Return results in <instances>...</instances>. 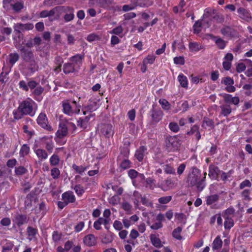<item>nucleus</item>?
Returning <instances> with one entry per match:
<instances>
[{
    "instance_id": "obj_17",
    "label": "nucleus",
    "mask_w": 252,
    "mask_h": 252,
    "mask_svg": "<svg viewBox=\"0 0 252 252\" xmlns=\"http://www.w3.org/2000/svg\"><path fill=\"white\" fill-rule=\"evenodd\" d=\"M83 242L88 247L94 246L96 244V238L93 234H88L83 239Z\"/></svg>"
},
{
    "instance_id": "obj_36",
    "label": "nucleus",
    "mask_w": 252,
    "mask_h": 252,
    "mask_svg": "<svg viewBox=\"0 0 252 252\" xmlns=\"http://www.w3.org/2000/svg\"><path fill=\"white\" fill-rule=\"evenodd\" d=\"M224 227L225 229L230 230L234 224L233 220L231 217L224 218Z\"/></svg>"
},
{
    "instance_id": "obj_14",
    "label": "nucleus",
    "mask_w": 252,
    "mask_h": 252,
    "mask_svg": "<svg viewBox=\"0 0 252 252\" xmlns=\"http://www.w3.org/2000/svg\"><path fill=\"white\" fill-rule=\"evenodd\" d=\"M79 67L71 63H65L63 65V72L65 74L78 72Z\"/></svg>"
},
{
    "instance_id": "obj_48",
    "label": "nucleus",
    "mask_w": 252,
    "mask_h": 252,
    "mask_svg": "<svg viewBox=\"0 0 252 252\" xmlns=\"http://www.w3.org/2000/svg\"><path fill=\"white\" fill-rule=\"evenodd\" d=\"M28 172L27 169L25 168L24 166H20L17 167H15V172L16 175H22Z\"/></svg>"
},
{
    "instance_id": "obj_50",
    "label": "nucleus",
    "mask_w": 252,
    "mask_h": 252,
    "mask_svg": "<svg viewBox=\"0 0 252 252\" xmlns=\"http://www.w3.org/2000/svg\"><path fill=\"white\" fill-rule=\"evenodd\" d=\"M215 43L218 47L220 49H223L226 44V42L221 38H219L216 40Z\"/></svg>"
},
{
    "instance_id": "obj_2",
    "label": "nucleus",
    "mask_w": 252,
    "mask_h": 252,
    "mask_svg": "<svg viewBox=\"0 0 252 252\" xmlns=\"http://www.w3.org/2000/svg\"><path fill=\"white\" fill-rule=\"evenodd\" d=\"M207 173L204 172L202 177L201 171L195 166L191 167L189 173L187 183L189 187L196 186L197 190L200 192L203 190L206 186V176Z\"/></svg>"
},
{
    "instance_id": "obj_58",
    "label": "nucleus",
    "mask_w": 252,
    "mask_h": 252,
    "mask_svg": "<svg viewBox=\"0 0 252 252\" xmlns=\"http://www.w3.org/2000/svg\"><path fill=\"white\" fill-rule=\"evenodd\" d=\"M164 171L165 173L169 174H175V169L169 164H166L164 166Z\"/></svg>"
},
{
    "instance_id": "obj_25",
    "label": "nucleus",
    "mask_w": 252,
    "mask_h": 252,
    "mask_svg": "<svg viewBox=\"0 0 252 252\" xmlns=\"http://www.w3.org/2000/svg\"><path fill=\"white\" fill-rule=\"evenodd\" d=\"M63 112L69 116L74 114L72 106L68 102H63L62 103Z\"/></svg>"
},
{
    "instance_id": "obj_20",
    "label": "nucleus",
    "mask_w": 252,
    "mask_h": 252,
    "mask_svg": "<svg viewBox=\"0 0 252 252\" xmlns=\"http://www.w3.org/2000/svg\"><path fill=\"white\" fill-rule=\"evenodd\" d=\"M62 199L68 204L74 202L75 197L72 191H66L62 194Z\"/></svg>"
},
{
    "instance_id": "obj_63",
    "label": "nucleus",
    "mask_w": 252,
    "mask_h": 252,
    "mask_svg": "<svg viewBox=\"0 0 252 252\" xmlns=\"http://www.w3.org/2000/svg\"><path fill=\"white\" fill-rule=\"evenodd\" d=\"M252 184L251 182L247 179L243 181L239 185V189H242L246 187H251Z\"/></svg>"
},
{
    "instance_id": "obj_16",
    "label": "nucleus",
    "mask_w": 252,
    "mask_h": 252,
    "mask_svg": "<svg viewBox=\"0 0 252 252\" xmlns=\"http://www.w3.org/2000/svg\"><path fill=\"white\" fill-rule=\"evenodd\" d=\"M147 154V147L144 146H141L137 149L134 155V157L138 161L141 162L143 160L144 156Z\"/></svg>"
},
{
    "instance_id": "obj_12",
    "label": "nucleus",
    "mask_w": 252,
    "mask_h": 252,
    "mask_svg": "<svg viewBox=\"0 0 252 252\" xmlns=\"http://www.w3.org/2000/svg\"><path fill=\"white\" fill-rule=\"evenodd\" d=\"M100 128L101 133L106 137L109 138L114 133L113 126L111 124H101Z\"/></svg>"
},
{
    "instance_id": "obj_60",
    "label": "nucleus",
    "mask_w": 252,
    "mask_h": 252,
    "mask_svg": "<svg viewBox=\"0 0 252 252\" xmlns=\"http://www.w3.org/2000/svg\"><path fill=\"white\" fill-rule=\"evenodd\" d=\"M156 57L154 55H148L143 60V63L147 64H153L155 60Z\"/></svg>"
},
{
    "instance_id": "obj_56",
    "label": "nucleus",
    "mask_w": 252,
    "mask_h": 252,
    "mask_svg": "<svg viewBox=\"0 0 252 252\" xmlns=\"http://www.w3.org/2000/svg\"><path fill=\"white\" fill-rule=\"evenodd\" d=\"M74 189L75 191L76 194L79 195H82L85 192V190L83 187L80 185H77L74 187Z\"/></svg>"
},
{
    "instance_id": "obj_57",
    "label": "nucleus",
    "mask_w": 252,
    "mask_h": 252,
    "mask_svg": "<svg viewBox=\"0 0 252 252\" xmlns=\"http://www.w3.org/2000/svg\"><path fill=\"white\" fill-rule=\"evenodd\" d=\"M251 193V190L246 189H244L241 193L242 197L244 198V199L247 201H250L251 200V198L250 196Z\"/></svg>"
},
{
    "instance_id": "obj_8",
    "label": "nucleus",
    "mask_w": 252,
    "mask_h": 252,
    "mask_svg": "<svg viewBox=\"0 0 252 252\" xmlns=\"http://www.w3.org/2000/svg\"><path fill=\"white\" fill-rule=\"evenodd\" d=\"M29 218L26 215L17 213L14 216L13 221L18 226L21 227L23 225L28 222Z\"/></svg>"
},
{
    "instance_id": "obj_10",
    "label": "nucleus",
    "mask_w": 252,
    "mask_h": 252,
    "mask_svg": "<svg viewBox=\"0 0 252 252\" xmlns=\"http://www.w3.org/2000/svg\"><path fill=\"white\" fill-rule=\"evenodd\" d=\"M36 85L37 82L33 80H30L27 83L24 80H21L19 83V88L25 92L29 91V89L32 91Z\"/></svg>"
},
{
    "instance_id": "obj_46",
    "label": "nucleus",
    "mask_w": 252,
    "mask_h": 252,
    "mask_svg": "<svg viewBox=\"0 0 252 252\" xmlns=\"http://www.w3.org/2000/svg\"><path fill=\"white\" fill-rule=\"evenodd\" d=\"M235 209L233 207H231L226 209L223 213L222 216L223 218L231 217V215H233L235 213Z\"/></svg>"
},
{
    "instance_id": "obj_43",
    "label": "nucleus",
    "mask_w": 252,
    "mask_h": 252,
    "mask_svg": "<svg viewBox=\"0 0 252 252\" xmlns=\"http://www.w3.org/2000/svg\"><path fill=\"white\" fill-rule=\"evenodd\" d=\"M88 166H83L82 165L78 166L75 164L72 165V168L75 172L79 174H82L86 169Z\"/></svg>"
},
{
    "instance_id": "obj_5",
    "label": "nucleus",
    "mask_w": 252,
    "mask_h": 252,
    "mask_svg": "<svg viewBox=\"0 0 252 252\" xmlns=\"http://www.w3.org/2000/svg\"><path fill=\"white\" fill-rule=\"evenodd\" d=\"M36 122L37 124L42 128L51 131L53 130L52 127L49 124L46 115L44 113H40L38 115Z\"/></svg>"
},
{
    "instance_id": "obj_45",
    "label": "nucleus",
    "mask_w": 252,
    "mask_h": 252,
    "mask_svg": "<svg viewBox=\"0 0 252 252\" xmlns=\"http://www.w3.org/2000/svg\"><path fill=\"white\" fill-rule=\"evenodd\" d=\"M136 7V5L132 1V0H130V4L123 5L122 9L124 11L126 12L133 10Z\"/></svg>"
},
{
    "instance_id": "obj_13",
    "label": "nucleus",
    "mask_w": 252,
    "mask_h": 252,
    "mask_svg": "<svg viewBox=\"0 0 252 252\" xmlns=\"http://www.w3.org/2000/svg\"><path fill=\"white\" fill-rule=\"evenodd\" d=\"M220 172L221 171L218 166L213 164L209 165L208 175L211 179L218 180L219 174Z\"/></svg>"
},
{
    "instance_id": "obj_28",
    "label": "nucleus",
    "mask_w": 252,
    "mask_h": 252,
    "mask_svg": "<svg viewBox=\"0 0 252 252\" xmlns=\"http://www.w3.org/2000/svg\"><path fill=\"white\" fill-rule=\"evenodd\" d=\"M136 6L147 7L152 5V2L149 0H132Z\"/></svg>"
},
{
    "instance_id": "obj_33",
    "label": "nucleus",
    "mask_w": 252,
    "mask_h": 252,
    "mask_svg": "<svg viewBox=\"0 0 252 252\" xmlns=\"http://www.w3.org/2000/svg\"><path fill=\"white\" fill-rule=\"evenodd\" d=\"M222 245V241L220 239V236H217V237L215 239L213 243H212V248L214 250H217L220 249Z\"/></svg>"
},
{
    "instance_id": "obj_31",
    "label": "nucleus",
    "mask_w": 252,
    "mask_h": 252,
    "mask_svg": "<svg viewBox=\"0 0 252 252\" xmlns=\"http://www.w3.org/2000/svg\"><path fill=\"white\" fill-rule=\"evenodd\" d=\"M189 48L191 52H198L203 49V46L197 42H190L189 45Z\"/></svg>"
},
{
    "instance_id": "obj_4",
    "label": "nucleus",
    "mask_w": 252,
    "mask_h": 252,
    "mask_svg": "<svg viewBox=\"0 0 252 252\" xmlns=\"http://www.w3.org/2000/svg\"><path fill=\"white\" fill-rule=\"evenodd\" d=\"M165 144L166 150L168 152H173L178 150L181 143L178 136H170L166 138Z\"/></svg>"
},
{
    "instance_id": "obj_52",
    "label": "nucleus",
    "mask_w": 252,
    "mask_h": 252,
    "mask_svg": "<svg viewBox=\"0 0 252 252\" xmlns=\"http://www.w3.org/2000/svg\"><path fill=\"white\" fill-rule=\"evenodd\" d=\"M60 161L59 156L57 155H53L50 158V162L51 165H57Z\"/></svg>"
},
{
    "instance_id": "obj_18",
    "label": "nucleus",
    "mask_w": 252,
    "mask_h": 252,
    "mask_svg": "<svg viewBox=\"0 0 252 252\" xmlns=\"http://www.w3.org/2000/svg\"><path fill=\"white\" fill-rule=\"evenodd\" d=\"M11 67L4 65L2 68V71L0 74V82L1 83H5L7 82L8 78L7 75L11 71Z\"/></svg>"
},
{
    "instance_id": "obj_64",
    "label": "nucleus",
    "mask_w": 252,
    "mask_h": 252,
    "mask_svg": "<svg viewBox=\"0 0 252 252\" xmlns=\"http://www.w3.org/2000/svg\"><path fill=\"white\" fill-rule=\"evenodd\" d=\"M212 18L219 23H222L224 21V16L222 14H216Z\"/></svg>"
},
{
    "instance_id": "obj_27",
    "label": "nucleus",
    "mask_w": 252,
    "mask_h": 252,
    "mask_svg": "<svg viewBox=\"0 0 252 252\" xmlns=\"http://www.w3.org/2000/svg\"><path fill=\"white\" fill-rule=\"evenodd\" d=\"M19 59V55L17 53H10L8 56V63L10 65L9 67H12Z\"/></svg>"
},
{
    "instance_id": "obj_21",
    "label": "nucleus",
    "mask_w": 252,
    "mask_h": 252,
    "mask_svg": "<svg viewBox=\"0 0 252 252\" xmlns=\"http://www.w3.org/2000/svg\"><path fill=\"white\" fill-rule=\"evenodd\" d=\"M220 33L224 36L232 37L235 35V31L230 26H224L220 30Z\"/></svg>"
},
{
    "instance_id": "obj_37",
    "label": "nucleus",
    "mask_w": 252,
    "mask_h": 252,
    "mask_svg": "<svg viewBox=\"0 0 252 252\" xmlns=\"http://www.w3.org/2000/svg\"><path fill=\"white\" fill-rule=\"evenodd\" d=\"M206 199V204L207 205H210L216 202L219 200V195L217 194L211 195L207 196Z\"/></svg>"
},
{
    "instance_id": "obj_62",
    "label": "nucleus",
    "mask_w": 252,
    "mask_h": 252,
    "mask_svg": "<svg viewBox=\"0 0 252 252\" xmlns=\"http://www.w3.org/2000/svg\"><path fill=\"white\" fill-rule=\"evenodd\" d=\"M172 199L171 196H163L158 198V201L160 204H166L169 202Z\"/></svg>"
},
{
    "instance_id": "obj_7",
    "label": "nucleus",
    "mask_w": 252,
    "mask_h": 252,
    "mask_svg": "<svg viewBox=\"0 0 252 252\" xmlns=\"http://www.w3.org/2000/svg\"><path fill=\"white\" fill-rule=\"evenodd\" d=\"M94 114L90 113L87 116L78 118L77 121V126L82 130L86 129L90 125V121L92 118L94 119Z\"/></svg>"
},
{
    "instance_id": "obj_26",
    "label": "nucleus",
    "mask_w": 252,
    "mask_h": 252,
    "mask_svg": "<svg viewBox=\"0 0 252 252\" xmlns=\"http://www.w3.org/2000/svg\"><path fill=\"white\" fill-rule=\"evenodd\" d=\"M237 12L240 17L243 19L248 20L251 18L250 13L243 7L239 8L237 10Z\"/></svg>"
},
{
    "instance_id": "obj_30",
    "label": "nucleus",
    "mask_w": 252,
    "mask_h": 252,
    "mask_svg": "<svg viewBox=\"0 0 252 252\" xmlns=\"http://www.w3.org/2000/svg\"><path fill=\"white\" fill-rule=\"evenodd\" d=\"M221 109L220 114L224 117L228 116L232 112V109L230 105L224 104L220 106Z\"/></svg>"
},
{
    "instance_id": "obj_49",
    "label": "nucleus",
    "mask_w": 252,
    "mask_h": 252,
    "mask_svg": "<svg viewBox=\"0 0 252 252\" xmlns=\"http://www.w3.org/2000/svg\"><path fill=\"white\" fill-rule=\"evenodd\" d=\"M13 28L14 29V31L19 34L18 35V38H20L21 37H23V35L22 34H20L21 31H24L22 23H18V24H15Z\"/></svg>"
},
{
    "instance_id": "obj_39",
    "label": "nucleus",
    "mask_w": 252,
    "mask_h": 252,
    "mask_svg": "<svg viewBox=\"0 0 252 252\" xmlns=\"http://www.w3.org/2000/svg\"><path fill=\"white\" fill-rule=\"evenodd\" d=\"M182 231V227L178 226L174 229L172 232V236L176 239L181 240L183 237L181 236V233Z\"/></svg>"
},
{
    "instance_id": "obj_29",
    "label": "nucleus",
    "mask_w": 252,
    "mask_h": 252,
    "mask_svg": "<svg viewBox=\"0 0 252 252\" xmlns=\"http://www.w3.org/2000/svg\"><path fill=\"white\" fill-rule=\"evenodd\" d=\"M11 7L15 12L19 13L24 8V2L22 0H15Z\"/></svg>"
},
{
    "instance_id": "obj_61",
    "label": "nucleus",
    "mask_w": 252,
    "mask_h": 252,
    "mask_svg": "<svg viewBox=\"0 0 252 252\" xmlns=\"http://www.w3.org/2000/svg\"><path fill=\"white\" fill-rule=\"evenodd\" d=\"M72 104L73 105V107H74V108L73 109L74 114H79L80 113L81 105L75 100H73L72 101Z\"/></svg>"
},
{
    "instance_id": "obj_24",
    "label": "nucleus",
    "mask_w": 252,
    "mask_h": 252,
    "mask_svg": "<svg viewBox=\"0 0 252 252\" xmlns=\"http://www.w3.org/2000/svg\"><path fill=\"white\" fill-rule=\"evenodd\" d=\"M27 233L28 236V239L30 241L36 239V235L38 233V230L36 228L32 226H28L27 228Z\"/></svg>"
},
{
    "instance_id": "obj_53",
    "label": "nucleus",
    "mask_w": 252,
    "mask_h": 252,
    "mask_svg": "<svg viewBox=\"0 0 252 252\" xmlns=\"http://www.w3.org/2000/svg\"><path fill=\"white\" fill-rule=\"evenodd\" d=\"M232 170H230L227 173H225L223 171H221L220 179L223 181H226L228 180V178L230 177L231 174L233 173Z\"/></svg>"
},
{
    "instance_id": "obj_54",
    "label": "nucleus",
    "mask_w": 252,
    "mask_h": 252,
    "mask_svg": "<svg viewBox=\"0 0 252 252\" xmlns=\"http://www.w3.org/2000/svg\"><path fill=\"white\" fill-rule=\"evenodd\" d=\"M123 32V28L121 26H119L114 28L112 30L109 32L110 33L114 34L115 35H119Z\"/></svg>"
},
{
    "instance_id": "obj_23",
    "label": "nucleus",
    "mask_w": 252,
    "mask_h": 252,
    "mask_svg": "<svg viewBox=\"0 0 252 252\" xmlns=\"http://www.w3.org/2000/svg\"><path fill=\"white\" fill-rule=\"evenodd\" d=\"M117 162L119 163V167L122 170H125L131 167V162L128 158H121L118 159Z\"/></svg>"
},
{
    "instance_id": "obj_22",
    "label": "nucleus",
    "mask_w": 252,
    "mask_h": 252,
    "mask_svg": "<svg viewBox=\"0 0 252 252\" xmlns=\"http://www.w3.org/2000/svg\"><path fill=\"white\" fill-rule=\"evenodd\" d=\"M34 152L37 156L38 158L40 161L46 159L48 158L47 152L42 149H34Z\"/></svg>"
},
{
    "instance_id": "obj_1",
    "label": "nucleus",
    "mask_w": 252,
    "mask_h": 252,
    "mask_svg": "<svg viewBox=\"0 0 252 252\" xmlns=\"http://www.w3.org/2000/svg\"><path fill=\"white\" fill-rule=\"evenodd\" d=\"M37 108L36 103L31 99L28 98L21 102L17 109L13 111L14 120L22 119L24 116L33 117Z\"/></svg>"
},
{
    "instance_id": "obj_35",
    "label": "nucleus",
    "mask_w": 252,
    "mask_h": 252,
    "mask_svg": "<svg viewBox=\"0 0 252 252\" xmlns=\"http://www.w3.org/2000/svg\"><path fill=\"white\" fill-rule=\"evenodd\" d=\"M178 80L182 87L185 88H188V81L187 77L186 76L181 73L178 76Z\"/></svg>"
},
{
    "instance_id": "obj_41",
    "label": "nucleus",
    "mask_w": 252,
    "mask_h": 252,
    "mask_svg": "<svg viewBox=\"0 0 252 252\" xmlns=\"http://www.w3.org/2000/svg\"><path fill=\"white\" fill-rule=\"evenodd\" d=\"M114 0H98L99 5L104 8H108Z\"/></svg>"
},
{
    "instance_id": "obj_47",
    "label": "nucleus",
    "mask_w": 252,
    "mask_h": 252,
    "mask_svg": "<svg viewBox=\"0 0 252 252\" xmlns=\"http://www.w3.org/2000/svg\"><path fill=\"white\" fill-rule=\"evenodd\" d=\"M159 103L164 110H168L170 109V104L165 99H160Z\"/></svg>"
},
{
    "instance_id": "obj_40",
    "label": "nucleus",
    "mask_w": 252,
    "mask_h": 252,
    "mask_svg": "<svg viewBox=\"0 0 252 252\" xmlns=\"http://www.w3.org/2000/svg\"><path fill=\"white\" fill-rule=\"evenodd\" d=\"M214 122L213 120L210 119L208 118L205 117L203 121L202 127L206 128L207 127H210L211 128L214 127Z\"/></svg>"
},
{
    "instance_id": "obj_15",
    "label": "nucleus",
    "mask_w": 252,
    "mask_h": 252,
    "mask_svg": "<svg viewBox=\"0 0 252 252\" xmlns=\"http://www.w3.org/2000/svg\"><path fill=\"white\" fill-rule=\"evenodd\" d=\"M220 95L223 97L226 103H232L236 105L239 103V98L237 96L232 97V95L226 94H220Z\"/></svg>"
},
{
    "instance_id": "obj_11",
    "label": "nucleus",
    "mask_w": 252,
    "mask_h": 252,
    "mask_svg": "<svg viewBox=\"0 0 252 252\" xmlns=\"http://www.w3.org/2000/svg\"><path fill=\"white\" fill-rule=\"evenodd\" d=\"M61 11L66 13L63 16V19L65 22H70L74 18L73 8L69 6H62Z\"/></svg>"
},
{
    "instance_id": "obj_6",
    "label": "nucleus",
    "mask_w": 252,
    "mask_h": 252,
    "mask_svg": "<svg viewBox=\"0 0 252 252\" xmlns=\"http://www.w3.org/2000/svg\"><path fill=\"white\" fill-rule=\"evenodd\" d=\"M150 114L151 117V123L153 125L158 123L162 119L163 116L162 111L160 109L156 108L154 105H153Z\"/></svg>"
},
{
    "instance_id": "obj_38",
    "label": "nucleus",
    "mask_w": 252,
    "mask_h": 252,
    "mask_svg": "<svg viewBox=\"0 0 252 252\" xmlns=\"http://www.w3.org/2000/svg\"><path fill=\"white\" fill-rule=\"evenodd\" d=\"M31 91L33 95L35 96H39L43 93L44 88L39 85L38 82H37L36 86Z\"/></svg>"
},
{
    "instance_id": "obj_9",
    "label": "nucleus",
    "mask_w": 252,
    "mask_h": 252,
    "mask_svg": "<svg viewBox=\"0 0 252 252\" xmlns=\"http://www.w3.org/2000/svg\"><path fill=\"white\" fill-rule=\"evenodd\" d=\"M67 126L66 124L62 123L59 124V128L57 131L56 135V137H55V141L59 142V139H62L67 134Z\"/></svg>"
},
{
    "instance_id": "obj_44",
    "label": "nucleus",
    "mask_w": 252,
    "mask_h": 252,
    "mask_svg": "<svg viewBox=\"0 0 252 252\" xmlns=\"http://www.w3.org/2000/svg\"><path fill=\"white\" fill-rule=\"evenodd\" d=\"M30 152V147L27 144H24L20 151V155L21 157H24Z\"/></svg>"
},
{
    "instance_id": "obj_19",
    "label": "nucleus",
    "mask_w": 252,
    "mask_h": 252,
    "mask_svg": "<svg viewBox=\"0 0 252 252\" xmlns=\"http://www.w3.org/2000/svg\"><path fill=\"white\" fill-rule=\"evenodd\" d=\"M84 56L83 55L77 54L71 57L69 59V60L71 62V63L75 64L76 66H78L79 69H80V66L82 63V60L84 59Z\"/></svg>"
},
{
    "instance_id": "obj_32",
    "label": "nucleus",
    "mask_w": 252,
    "mask_h": 252,
    "mask_svg": "<svg viewBox=\"0 0 252 252\" xmlns=\"http://www.w3.org/2000/svg\"><path fill=\"white\" fill-rule=\"evenodd\" d=\"M150 240L152 244L156 248H160L163 246L161 244V241L160 239L156 237L155 235L152 234L150 235Z\"/></svg>"
},
{
    "instance_id": "obj_42",
    "label": "nucleus",
    "mask_w": 252,
    "mask_h": 252,
    "mask_svg": "<svg viewBox=\"0 0 252 252\" xmlns=\"http://www.w3.org/2000/svg\"><path fill=\"white\" fill-rule=\"evenodd\" d=\"M175 218L181 223L185 224L186 223V216L183 213H176Z\"/></svg>"
},
{
    "instance_id": "obj_55",
    "label": "nucleus",
    "mask_w": 252,
    "mask_h": 252,
    "mask_svg": "<svg viewBox=\"0 0 252 252\" xmlns=\"http://www.w3.org/2000/svg\"><path fill=\"white\" fill-rule=\"evenodd\" d=\"M51 175L53 179H57L60 176V171L58 168L54 167L51 170Z\"/></svg>"
},
{
    "instance_id": "obj_3",
    "label": "nucleus",
    "mask_w": 252,
    "mask_h": 252,
    "mask_svg": "<svg viewBox=\"0 0 252 252\" xmlns=\"http://www.w3.org/2000/svg\"><path fill=\"white\" fill-rule=\"evenodd\" d=\"M18 42L15 44V47L20 52L21 58L25 63H29L28 69L31 73H34L37 70L38 66L35 63L33 52L31 49L27 48L25 46L19 44V47L17 46Z\"/></svg>"
},
{
    "instance_id": "obj_59",
    "label": "nucleus",
    "mask_w": 252,
    "mask_h": 252,
    "mask_svg": "<svg viewBox=\"0 0 252 252\" xmlns=\"http://www.w3.org/2000/svg\"><path fill=\"white\" fill-rule=\"evenodd\" d=\"M169 128L172 131L177 132L179 130V126L175 122H171L169 124Z\"/></svg>"
},
{
    "instance_id": "obj_34",
    "label": "nucleus",
    "mask_w": 252,
    "mask_h": 252,
    "mask_svg": "<svg viewBox=\"0 0 252 252\" xmlns=\"http://www.w3.org/2000/svg\"><path fill=\"white\" fill-rule=\"evenodd\" d=\"M129 155V149L128 147H124L121 149V153L120 155L118 157V159H121V158H127Z\"/></svg>"
},
{
    "instance_id": "obj_51",
    "label": "nucleus",
    "mask_w": 252,
    "mask_h": 252,
    "mask_svg": "<svg viewBox=\"0 0 252 252\" xmlns=\"http://www.w3.org/2000/svg\"><path fill=\"white\" fill-rule=\"evenodd\" d=\"M202 23L199 21H197L193 26V32L195 34H198L201 31Z\"/></svg>"
}]
</instances>
